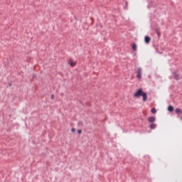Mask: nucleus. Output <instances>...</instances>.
<instances>
[{"label": "nucleus", "mask_w": 182, "mask_h": 182, "mask_svg": "<svg viewBox=\"0 0 182 182\" xmlns=\"http://www.w3.org/2000/svg\"><path fill=\"white\" fill-rule=\"evenodd\" d=\"M168 112H174V107L171 106V105H168Z\"/></svg>", "instance_id": "9d476101"}, {"label": "nucleus", "mask_w": 182, "mask_h": 182, "mask_svg": "<svg viewBox=\"0 0 182 182\" xmlns=\"http://www.w3.org/2000/svg\"><path fill=\"white\" fill-rule=\"evenodd\" d=\"M132 48V50L136 52V50H137V44H136V43H133Z\"/></svg>", "instance_id": "1a4fd4ad"}, {"label": "nucleus", "mask_w": 182, "mask_h": 182, "mask_svg": "<svg viewBox=\"0 0 182 182\" xmlns=\"http://www.w3.org/2000/svg\"><path fill=\"white\" fill-rule=\"evenodd\" d=\"M77 133L78 134H82V129H78Z\"/></svg>", "instance_id": "2eb2a0df"}, {"label": "nucleus", "mask_w": 182, "mask_h": 182, "mask_svg": "<svg viewBox=\"0 0 182 182\" xmlns=\"http://www.w3.org/2000/svg\"><path fill=\"white\" fill-rule=\"evenodd\" d=\"M68 63L72 68H73V66L75 65V63L72 60H70Z\"/></svg>", "instance_id": "f8f14e48"}, {"label": "nucleus", "mask_w": 182, "mask_h": 182, "mask_svg": "<svg viewBox=\"0 0 182 182\" xmlns=\"http://www.w3.org/2000/svg\"><path fill=\"white\" fill-rule=\"evenodd\" d=\"M50 99H51V100H53V99H55V95H51V96H50Z\"/></svg>", "instance_id": "ddd939ff"}, {"label": "nucleus", "mask_w": 182, "mask_h": 182, "mask_svg": "<svg viewBox=\"0 0 182 182\" xmlns=\"http://www.w3.org/2000/svg\"><path fill=\"white\" fill-rule=\"evenodd\" d=\"M136 77L141 79V68H138Z\"/></svg>", "instance_id": "20e7f679"}, {"label": "nucleus", "mask_w": 182, "mask_h": 182, "mask_svg": "<svg viewBox=\"0 0 182 182\" xmlns=\"http://www.w3.org/2000/svg\"><path fill=\"white\" fill-rule=\"evenodd\" d=\"M150 41H151V38H150V36H145V38H144L145 43H146V44L150 43Z\"/></svg>", "instance_id": "0eeeda50"}, {"label": "nucleus", "mask_w": 182, "mask_h": 182, "mask_svg": "<svg viewBox=\"0 0 182 182\" xmlns=\"http://www.w3.org/2000/svg\"><path fill=\"white\" fill-rule=\"evenodd\" d=\"M71 132H72V133H75V132H76V129L72 128Z\"/></svg>", "instance_id": "4468645a"}, {"label": "nucleus", "mask_w": 182, "mask_h": 182, "mask_svg": "<svg viewBox=\"0 0 182 182\" xmlns=\"http://www.w3.org/2000/svg\"><path fill=\"white\" fill-rule=\"evenodd\" d=\"M175 113H176L178 116H180L182 114V111L180 109V108H176Z\"/></svg>", "instance_id": "6e6552de"}, {"label": "nucleus", "mask_w": 182, "mask_h": 182, "mask_svg": "<svg viewBox=\"0 0 182 182\" xmlns=\"http://www.w3.org/2000/svg\"><path fill=\"white\" fill-rule=\"evenodd\" d=\"M142 97L143 102H147V92L143 91V88H139L135 93L134 97Z\"/></svg>", "instance_id": "f257e3e1"}, {"label": "nucleus", "mask_w": 182, "mask_h": 182, "mask_svg": "<svg viewBox=\"0 0 182 182\" xmlns=\"http://www.w3.org/2000/svg\"><path fill=\"white\" fill-rule=\"evenodd\" d=\"M154 32H156V33L158 38H160V36H161V31H160V28H159V27H155V28H154Z\"/></svg>", "instance_id": "f03ea898"}, {"label": "nucleus", "mask_w": 182, "mask_h": 182, "mask_svg": "<svg viewBox=\"0 0 182 182\" xmlns=\"http://www.w3.org/2000/svg\"><path fill=\"white\" fill-rule=\"evenodd\" d=\"M148 122L149 123H154V122H156V117H149L148 118Z\"/></svg>", "instance_id": "39448f33"}, {"label": "nucleus", "mask_w": 182, "mask_h": 182, "mask_svg": "<svg viewBox=\"0 0 182 182\" xmlns=\"http://www.w3.org/2000/svg\"><path fill=\"white\" fill-rule=\"evenodd\" d=\"M127 5H128V3H127V1H126V6H124V9H128Z\"/></svg>", "instance_id": "dca6fc26"}, {"label": "nucleus", "mask_w": 182, "mask_h": 182, "mask_svg": "<svg viewBox=\"0 0 182 182\" xmlns=\"http://www.w3.org/2000/svg\"><path fill=\"white\" fill-rule=\"evenodd\" d=\"M172 74L173 75V77L176 80H180V75L178 73H177V72L173 71Z\"/></svg>", "instance_id": "7ed1b4c3"}, {"label": "nucleus", "mask_w": 182, "mask_h": 182, "mask_svg": "<svg viewBox=\"0 0 182 182\" xmlns=\"http://www.w3.org/2000/svg\"><path fill=\"white\" fill-rule=\"evenodd\" d=\"M156 127H157V124L154 122H151V124L149 125V129H151V130H154Z\"/></svg>", "instance_id": "423d86ee"}, {"label": "nucleus", "mask_w": 182, "mask_h": 182, "mask_svg": "<svg viewBox=\"0 0 182 182\" xmlns=\"http://www.w3.org/2000/svg\"><path fill=\"white\" fill-rule=\"evenodd\" d=\"M9 86H12V84L9 83Z\"/></svg>", "instance_id": "f3484780"}, {"label": "nucleus", "mask_w": 182, "mask_h": 182, "mask_svg": "<svg viewBox=\"0 0 182 182\" xmlns=\"http://www.w3.org/2000/svg\"><path fill=\"white\" fill-rule=\"evenodd\" d=\"M151 113H153L154 114H156V113H157V109H156V108H152L151 109Z\"/></svg>", "instance_id": "9b49d317"}]
</instances>
